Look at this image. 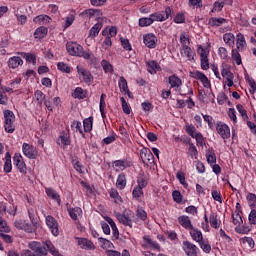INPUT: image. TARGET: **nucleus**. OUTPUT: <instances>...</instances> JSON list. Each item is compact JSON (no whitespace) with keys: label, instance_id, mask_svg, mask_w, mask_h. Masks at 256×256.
Listing matches in <instances>:
<instances>
[{"label":"nucleus","instance_id":"obj_22","mask_svg":"<svg viewBox=\"0 0 256 256\" xmlns=\"http://www.w3.org/2000/svg\"><path fill=\"white\" fill-rule=\"evenodd\" d=\"M178 223L183 227V229H186L187 231H190V229L193 227V223L191 222V218L187 215H182L178 217Z\"/></svg>","mask_w":256,"mask_h":256},{"label":"nucleus","instance_id":"obj_13","mask_svg":"<svg viewBox=\"0 0 256 256\" xmlns=\"http://www.w3.org/2000/svg\"><path fill=\"white\" fill-rule=\"evenodd\" d=\"M183 251L187 256H199V247L190 241L183 242Z\"/></svg>","mask_w":256,"mask_h":256},{"label":"nucleus","instance_id":"obj_11","mask_svg":"<svg viewBox=\"0 0 256 256\" xmlns=\"http://www.w3.org/2000/svg\"><path fill=\"white\" fill-rule=\"evenodd\" d=\"M199 49V54H200V65L201 69L203 71H208L209 69V51L207 49L203 48L202 46L198 47Z\"/></svg>","mask_w":256,"mask_h":256},{"label":"nucleus","instance_id":"obj_1","mask_svg":"<svg viewBox=\"0 0 256 256\" xmlns=\"http://www.w3.org/2000/svg\"><path fill=\"white\" fill-rule=\"evenodd\" d=\"M15 114L11 110L4 111V129L6 133H15Z\"/></svg>","mask_w":256,"mask_h":256},{"label":"nucleus","instance_id":"obj_24","mask_svg":"<svg viewBox=\"0 0 256 256\" xmlns=\"http://www.w3.org/2000/svg\"><path fill=\"white\" fill-rule=\"evenodd\" d=\"M194 78L198 79V81H201L203 87H205L206 89H208V87H211V81H209V78H207L205 73L201 71H196L194 73Z\"/></svg>","mask_w":256,"mask_h":256},{"label":"nucleus","instance_id":"obj_9","mask_svg":"<svg viewBox=\"0 0 256 256\" xmlns=\"http://www.w3.org/2000/svg\"><path fill=\"white\" fill-rule=\"evenodd\" d=\"M13 163L14 166L17 167L18 171H20L23 175H27V164H25V160H23V156L21 154H14Z\"/></svg>","mask_w":256,"mask_h":256},{"label":"nucleus","instance_id":"obj_53","mask_svg":"<svg viewBox=\"0 0 256 256\" xmlns=\"http://www.w3.org/2000/svg\"><path fill=\"white\" fill-rule=\"evenodd\" d=\"M180 43L182 47H189V45H191V39L187 33L183 32L180 34Z\"/></svg>","mask_w":256,"mask_h":256},{"label":"nucleus","instance_id":"obj_57","mask_svg":"<svg viewBox=\"0 0 256 256\" xmlns=\"http://www.w3.org/2000/svg\"><path fill=\"white\" fill-rule=\"evenodd\" d=\"M101 66H102L104 73H113V71H114L113 65L107 60H102Z\"/></svg>","mask_w":256,"mask_h":256},{"label":"nucleus","instance_id":"obj_50","mask_svg":"<svg viewBox=\"0 0 256 256\" xmlns=\"http://www.w3.org/2000/svg\"><path fill=\"white\" fill-rule=\"evenodd\" d=\"M119 89L122 93H125V91H129V85L127 84V79L125 77L121 76L118 81Z\"/></svg>","mask_w":256,"mask_h":256},{"label":"nucleus","instance_id":"obj_6","mask_svg":"<svg viewBox=\"0 0 256 256\" xmlns=\"http://www.w3.org/2000/svg\"><path fill=\"white\" fill-rule=\"evenodd\" d=\"M45 222L46 225L49 229V231L52 233V235H54V237H58L59 235V222L57 221V219H55V217L48 215L45 216Z\"/></svg>","mask_w":256,"mask_h":256},{"label":"nucleus","instance_id":"obj_36","mask_svg":"<svg viewBox=\"0 0 256 256\" xmlns=\"http://www.w3.org/2000/svg\"><path fill=\"white\" fill-rule=\"evenodd\" d=\"M4 173H11L13 171V164L11 162V154L7 152L5 154V162H4V167H3Z\"/></svg>","mask_w":256,"mask_h":256},{"label":"nucleus","instance_id":"obj_20","mask_svg":"<svg viewBox=\"0 0 256 256\" xmlns=\"http://www.w3.org/2000/svg\"><path fill=\"white\" fill-rule=\"evenodd\" d=\"M78 242L77 245L81 247L82 249H86V251H93L95 249V244L91 242V240L87 238H77Z\"/></svg>","mask_w":256,"mask_h":256},{"label":"nucleus","instance_id":"obj_59","mask_svg":"<svg viewBox=\"0 0 256 256\" xmlns=\"http://www.w3.org/2000/svg\"><path fill=\"white\" fill-rule=\"evenodd\" d=\"M172 198L175 203H178V205H181L183 203V194H181L179 190H175L172 192Z\"/></svg>","mask_w":256,"mask_h":256},{"label":"nucleus","instance_id":"obj_52","mask_svg":"<svg viewBox=\"0 0 256 256\" xmlns=\"http://www.w3.org/2000/svg\"><path fill=\"white\" fill-rule=\"evenodd\" d=\"M192 139H196V143L198 147H205V137L201 132H196L195 136Z\"/></svg>","mask_w":256,"mask_h":256},{"label":"nucleus","instance_id":"obj_28","mask_svg":"<svg viewBox=\"0 0 256 256\" xmlns=\"http://www.w3.org/2000/svg\"><path fill=\"white\" fill-rule=\"evenodd\" d=\"M220 69L222 77L226 78V80L235 79V75L233 74V72H231V66H229V64L223 63Z\"/></svg>","mask_w":256,"mask_h":256},{"label":"nucleus","instance_id":"obj_34","mask_svg":"<svg viewBox=\"0 0 256 256\" xmlns=\"http://www.w3.org/2000/svg\"><path fill=\"white\" fill-rule=\"evenodd\" d=\"M247 46V41H245V35L238 33L236 35V47L238 51H243V48Z\"/></svg>","mask_w":256,"mask_h":256},{"label":"nucleus","instance_id":"obj_45","mask_svg":"<svg viewBox=\"0 0 256 256\" xmlns=\"http://www.w3.org/2000/svg\"><path fill=\"white\" fill-rule=\"evenodd\" d=\"M110 197L114 200V203H123V198H121V195H119V191H117V189L115 188L110 189Z\"/></svg>","mask_w":256,"mask_h":256},{"label":"nucleus","instance_id":"obj_54","mask_svg":"<svg viewBox=\"0 0 256 256\" xmlns=\"http://www.w3.org/2000/svg\"><path fill=\"white\" fill-rule=\"evenodd\" d=\"M139 27H150V25H153V19L151 18V16L147 17H143L139 19Z\"/></svg>","mask_w":256,"mask_h":256},{"label":"nucleus","instance_id":"obj_2","mask_svg":"<svg viewBox=\"0 0 256 256\" xmlns=\"http://www.w3.org/2000/svg\"><path fill=\"white\" fill-rule=\"evenodd\" d=\"M66 51L71 57H84L85 51L81 44L77 42H68L66 43Z\"/></svg>","mask_w":256,"mask_h":256},{"label":"nucleus","instance_id":"obj_37","mask_svg":"<svg viewBox=\"0 0 256 256\" xmlns=\"http://www.w3.org/2000/svg\"><path fill=\"white\" fill-rule=\"evenodd\" d=\"M206 159L208 165H215L217 163V155H215V150L213 148L206 151Z\"/></svg>","mask_w":256,"mask_h":256},{"label":"nucleus","instance_id":"obj_62","mask_svg":"<svg viewBox=\"0 0 256 256\" xmlns=\"http://www.w3.org/2000/svg\"><path fill=\"white\" fill-rule=\"evenodd\" d=\"M57 69L62 73H71V67L64 62H58Z\"/></svg>","mask_w":256,"mask_h":256},{"label":"nucleus","instance_id":"obj_63","mask_svg":"<svg viewBox=\"0 0 256 256\" xmlns=\"http://www.w3.org/2000/svg\"><path fill=\"white\" fill-rule=\"evenodd\" d=\"M251 211L248 215V221L250 225H256V208H250Z\"/></svg>","mask_w":256,"mask_h":256},{"label":"nucleus","instance_id":"obj_61","mask_svg":"<svg viewBox=\"0 0 256 256\" xmlns=\"http://www.w3.org/2000/svg\"><path fill=\"white\" fill-rule=\"evenodd\" d=\"M185 131L190 137L194 138L195 133H197V128H195V125L193 124H186Z\"/></svg>","mask_w":256,"mask_h":256},{"label":"nucleus","instance_id":"obj_31","mask_svg":"<svg viewBox=\"0 0 256 256\" xmlns=\"http://www.w3.org/2000/svg\"><path fill=\"white\" fill-rule=\"evenodd\" d=\"M48 33L49 29L47 27L40 26L34 31V39H45Z\"/></svg>","mask_w":256,"mask_h":256},{"label":"nucleus","instance_id":"obj_43","mask_svg":"<svg viewBox=\"0 0 256 256\" xmlns=\"http://www.w3.org/2000/svg\"><path fill=\"white\" fill-rule=\"evenodd\" d=\"M232 223L235 227H241L243 225V217H241V213H232Z\"/></svg>","mask_w":256,"mask_h":256},{"label":"nucleus","instance_id":"obj_64","mask_svg":"<svg viewBox=\"0 0 256 256\" xmlns=\"http://www.w3.org/2000/svg\"><path fill=\"white\" fill-rule=\"evenodd\" d=\"M255 122L247 121V127L250 129L252 135L256 136V114L253 115Z\"/></svg>","mask_w":256,"mask_h":256},{"label":"nucleus","instance_id":"obj_30","mask_svg":"<svg viewBox=\"0 0 256 256\" xmlns=\"http://www.w3.org/2000/svg\"><path fill=\"white\" fill-rule=\"evenodd\" d=\"M20 65H23V59L19 56H13L8 59V67L10 69H17Z\"/></svg>","mask_w":256,"mask_h":256},{"label":"nucleus","instance_id":"obj_7","mask_svg":"<svg viewBox=\"0 0 256 256\" xmlns=\"http://www.w3.org/2000/svg\"><path fill=\"white\" fill-rule=\"evenodd\" d=\"M116 217L119 223H122L125 227L133 229V220L131 219V217H133V212L131 210L125 211L123 214L118 213Z\"/></svg>","mask_w":256,"mask_h":256},{"label":"nucleus","instance_id":"obj_48","mask_svg":"<svg viewBox=\"0 0 256 256\" xmlns=\"http://www.w3.org/2000/svg\"><path fill=\"white\" fill-rule=\"evenodd\" d=\"M198 245L204 253H211V244H209V240L203 239L198 243Z\"/></svg>","mask_w":256,"mask_h":256},{"label":"nucleus","instance_id":"obj_40","mask_svg":"<svg viewBox=\"0 0 256 256\" xmlns=\"http://www.w3.org/2000/svg\"><path fill=\"white\" fill-rule=\"evenodd\" d=\"M93 116H90L83 120V127L85 133H91L93 131Z\"/></svg>","mask_w":256,"mask_h":256},{"label":"nucleus","instance_id":"obj_14","mask_svg":"<svg viewBox=\"0 0 256 256\" xmlns=\"http://www.w3.org/2000/svg\"><path fill=\"white\" fill-rule=\"evenodd\" d=\"M142 247L145 249H151V250H156V251H161V245L158 244L157 241L151 239V237L145 235L143 236V244Z\"/></svg>","mask_w":256,"mask_h":256},{"label":"nucleus","instance_id":"obj_41","mask_svg":"<svg viewBox=\"0 0 256 256\" xmlns=\"http://www.w3.org/2000/svg\"><path fill=\"white\" fill-rule=\"evenodd\" d=\"M106 97H107L106 94H101L100 96L99 109H100L102 119H107V114H105V107H107V104L105 103Z\"/></svg>","mask_w":256,"mask_h":256},{"label":"nucleus","instance_id":"obj_26","mask_svg":"<svg viewBox=\"0 0 256 256\" xmlns=\"http://www.w3.org/2000/svg\"><path fill=\"white\" fill-rule=\"evenodd\" d=\"M208 222L210 223V227H212V229H219V227H221V220L219 219L217 212H212L210 214Z\"/></svg>","mask_w":256,"mask_h":256},{"label":"nucleus","instance_id":"obj_5","mask_svg":"<svg viewBox=\"0 0 256 256\" xmlns=\"http://www.w3.org/2000/svg\"><path fill=\"white\" fill-rule=\"evenodd\" d=\"M22 153L27 159H37L39 157V150H37V147L27 142L22 144Z\"/></svg>","mask_w":256,"mask_h":256},{"label":"nucleus","instance_id":"obj_35","mask_svg":"<svg viewBox=\"0 0 256 256\" xmlns=\"http://www.w3.org/2000/svg\"><path fill=\"white\" fill-rule=\"evenodd\" d=\"M227 23V19L225 18H216V17H211L208 20V25H210V27H221L223 24Z\"/></svg>","mask_w":256,"mask_h":256},{"label":"nucleus","instance_id":"obj_19","mask_svg":"<svg viewBox=\"0 0 256 256\" xmlns=\"http://www.w3.org/2000/svg\"><path fill=\"white\" fill-rule=\"evenodd\" d=\"M182 57H186L188 61H195V52L189 46H182L180 50Z\"/></svg>","mask_w":256,"mask_h":256},{"label":"nucleus","instance_id":"obj_46","mask_svg":"<svg viewBox=\"0 0 256 256\" xmlns=\"http://www.w3.org/2000/svg\"><path fill=\"white\" fill-rule=\"evenodd\" d=\"M246 199L248 201V205L250 209H256V195L255 193L249 192L246 195Z\"/></svg>","mask_w":256,"mask_h":256},{"label":"nucleus","instance_id":"obj_12","mask_svg":"<svg viewBox=\"0 0 256 256\" xmlns=\"http://www.w3.org/2000/svg\"><path fill=\"white\" fill-rule=\"evenodd\" d=\"M216 131L224 140L231 137V128H229V126L223 122H218L216 124Z\"/></svg>","mask_w":256,"mask_h":256},{"label":"nucleus","instance_id":"obj_38","mask_svg":"<svg viewBox=\"0 0 256 256\" xmlns=\"http://www.w3.org/2000/svg\"><path fill=\"white\" fill-rule=\"evenodd\" d=\"M72 97L74 99H86L87 97V90H84L81 87H76L72 93Z\"/></svg>","mask_w":256,"mask_h":256},{"label":"nucleus","instance_id":"obj_3","mask_svg":"<svg viewBox=\"0 0 256 256\" xmlns=\"http://www.w3.org/2000/svg\"><path fill=\"white\" fill-rule=\"evenodd\" d=\"M76 69H77L79 80L82 83H85L88 86L93 85V81L95 80V78L93 77V74H91V71L81 66H77Z\"/></svg>","mask_w":256,"mask_h":256},{"label":"nucleus","instance_id":"obj_47","mask_svg":"<svg viewBox=\"0 0 256 256\" xmlns=\"http://www.w3.org/2000/svg\"><path fill=\"white\" fill-rule=\"evenodd\" d=\"M103 28V24L96 23L89 31V37H97L99 35V32Z\"/></svg>","mask_w":256,"mask_h":256},{"label":"nucleus","instance_id":"obj_42","mask_svg":"<svg viewBox=\"0 0 256 256\" xmlns=\"http://www.w3.org/2000/svg\"><path fill=\"white\" fill-rule=\"evenodd\" d=\"M81 127H82L81 121L74 120L71 123L72 131H75L76 133H80V135H82V137H85V132H83V129Z\"/></svg>","mask_w":256,"mask_h":256},{"label":"nucleus","instance_id":"obj_56","mask_svg":"<svg viewBox=\"0 0 256 256\" xmlns=\"http://www.w3.org/2000/svg\"><path fill=\"white\" fill-rule=\"evenodd\" d=\"M132 197L135 199V201H139V199L143 197V188L135 186L132 191Z\"/></svg>","mask_w":256,"mask_h":256},{"label":"nucleus","instance_id":"obj_44","mask_svg":"<svg viewBox=\"0 0 256 256\" xmlns=\"http://www.w3.org/2000/svg\"><path fill=\"white\" fill-rule=\"evenodd\" d=\"M83 59L90 61V65H99V59L91 52H85Z\"/></svg>","mask_w":256,"mask_h":256},{"label":"nucleus","instance_id":"obj_49","mask_svg":"<svg viewBox=\"0 0 256 256\" xmlns=\"http://www.w3.org/2000/svg\"><path fill=\"white\" fill-rule=\"evenodd\" d=\"M245 80L248 83V85L250 86V90H249L250 95H255V92H256V82H255V79H253V78H251L249 76H246Z\"/></svg>","mask_w":256,"mask_h":256},{"label":"nucleus","instance_id":"obj_60","mask_svg":"<svg viewBox=\"0 0 256 256\" xmlns=\"http://www.w3.org/2000/svg\"><path fill=\"white\" fill-rule=\"evenodd\" d=\"M120 43L125 51H133V46H131L129 39L121 37Z\"/></svg>","mask_w":256,"mask_h":256},{"label":"nucleus","instance_id":"obj_29","mask_svg":"<svg viewBox=\"0 0 256 256\" xmlns=\"http://www.w3.org/2000/svg\"><path fill=\"white\" fill-rule=\"evenodd\" d=\"M45 193L47 197H49L53 201H56L58 205H61V196L59 195V193H57V191H55V189L45 188Z\"/></svg>","mask_w":256,"mask_h":256},{"label":"nucleus","instance_id":"obj_16","mask_svg":"<svg viewBox=\"0 0 256 256\" xmlns=\"http://www.w3.org/2000/svg\"><path fill=\"white\" fill-rule=\"evenodd\" d=\"M143 43L148 49H155L157 47V36L153 33H148L143 36Z\"/></svg>","mask_w":256,"mask_h":256},{"label":"nucleus","instance_id":"obj_25","mask_svg":"<svg viewBox=\"0 0 256 256\" xmlns=\"http://www.w3.org/2000/svg\"><path fill=\"white\" fill-rule=\"evenodd\" d=\"M146 67H147V71H148V73H150V75H155L157 73V71H161V66L155 60L147 61Z\"/></svg>","mask_w":256,"mask_h":256},{"label":"nucleus","instance_id":"obj_32","mask_svg":"<svg viewBox=\"0 0 256 256\" xmlns=\"http://www.w3.org/2000/svg\"><path fill=\"white\" fill-rule=\"evenodd\" d=\"M43 244L45 245V247L49 251V253H51V255L63 256L61 253H59V250L57 248H55V245H53V242H51V240H46L45 242H43Z\"/></svg>","mask_w":256,"mask_h":256},{"label":"nucleus","instance_id":"obj_15","mask_svg":"<svg viewBox=\"0 0 256 256\" xmlns=\"http://www.w3.org/2000/svg\"><path fill=\"white\" fill-rule=\"evenodd\" d=\"M58 145H63V147L71 145V132L69 128H66L61 132L58 138Z\"/></svg>","mask_w":256,"mask_h":256},{"label":"nucleus","instance_id":"obj_17","mask_svg":"<svg viewBox=\"0 0 256 256\" xmlns=\"http://www.w3.org/2000/svg\"><path fill=\"white\" fill-rule=\"evenodd\" d=\"M101 16V10L99 9H87L80 13L82 19H99Z\"/></svg>","mask_w":256,"mask_h":256},{"label":"nucleus","instance_id":"obj_18","mask_svg":"<svg viewBox=\"0 0 256 256\" xmlns=\"http://www.w3.org/2000/svg\"><path fill=\"white\" fill-rule=\"evenodd\" d=\"M67 212L72 221H79V217L83 216V209L81 207H67Z\"/></svg>","mask_w":256,"mask_h":256},{"label":"nucleus","instance_id":"obj_8","mask_svg":"<svg viewBox=\"0 0 256 256\" xmlns=\"http://www.w3.org/2000/svg\"><path fill=\"white\" fill-rule=\"evenodd\" d=\"M112 167L115 169L116 173H119V171H125V169H129V167H133V162L127 158H123L113 161Z\"/></svg>","mask_w":256,"mask_h":256},{"label":"nucleus","instance_id":"obj_27","mask_svg":"<svg viewBox=\"0 0 256 256\" xmlns=\"http://www.w3.org/2000/svg\"><path fill=\"white\" fill-rule=\"evenodd\" d=\"M189 235L196 243H201V241H203V232H201V230L198 228L192 227L189 230Z\"/></svg>","mask_w":256,"mask_h":256},{"label":"nucleus","instance_id":"obj_4","mask_svg":"<svg viewBox=\"0 0 256 256\" xmlns=\"http://www.w3.org/2000/svg\"><path fill=\"white\" fill-rule=\"evenodd\" d=\"M172 13L173 9H171V7L168 6L165 8V11L154 12L150 14V19H152V23H154L155 21L163 23V21H167V19L171 17Z\"/></svg>","mask_w":256,"mask_h":256},{"label":"nucleus","instance_id":"obj_33","mask_svg":"<svg viewBox=\"0 0 256 256\" xmlns=\"http://www.w3.org/2000/svg\"><path fill=\"white\" fill-rule=\"evenodd\" d=\"M33 22L37 23L38 25H48V23H51V17L45 14H41L34 17Z\"/></svg>","mask_w":256,"mask_h":256},{"label":"nucleus","instance_id":"obj_39","mask_svg":"<svg viewBox=\"0 0 256 256\" xmlns=\"http://www.w3.org/2000/svg\"><path fill=\"white\" fill-rule=\"evenodd\" d=\"M223 41L228 45V47H235V35L231 32L223 35Z\"/></svg>","mask_w":256,"mask_h":256},{"label":"nucleus","instance_id":"obj_10","mask_svg":"<svg viewBox=\"0 0 256 256\" xmlns=\"http://www.w3.org/2000/svg\"><path fill=\"white\" fill-rule=\"evenodd\" d=\"M140 158L144 165H153L155 163V156L149 148H143L140 150Z\"/></svg>","mask_w":256,"mask_h":256},{"label":"nucleus","instance_id":"obj_23","mask_svg":"<svg viewBox=\"0 0 256 256\" xmlns=\"http://www.w3.org/2000/svg\"><path fill=\"white\" fill-rule=\"evenodd\" d=\"M116 187L117 189H119V191H123V189L127 187V174H125L124 172L118 174L116 179Z\"/></svg>","mask_w":256,"mask_h":256},{"label":"nucleus","instance_id":"obj_51","mask_svg":"<svg viewBox=\"0 0 256 256\" xmlns=\"http://www.w3.org/2000/svg\"><path fill=\"white\" fill-rule=\"evenodd\" d=\"M21 55L26 59L27 63H32L33 65L37 64V56H35V54L22 52Z\"/></svg>","mask_w":256,"mask_h":256},{"label":"nucleus","instance_id":"obj_58","mask_svg":"<svg viewBox=\"0 0 256 256\" xmlns=\"http://www.w3.org/2000/svg\"><path fill=\"white\" fill-rule=\"evenodd\" d=\"M223 7H225L223 4V1L218 0V1L214 2L211 13H221V11H223Z\"/></svg>","mask_w":256,"mask_h":256},{"label":"nucleus","instance_id":"obj_55","mask_svg":"<svg viewBox=\"0 0 256 256\" xmlns=\"http://www.w3.org/2000/svg\"><path fill=\"white\" fill-rule=\"evenodd\" d=\"M231 55H232V59H233V61H235L236 65H242L243 60L241 59V54L239 53V50L232 49Z\"/></svg>","mask_w":256,"mask_h":256},{"label":"nucleus","instance_id":"obj_21","mask_svg":"<svg viewBox=\"0 0 256 256\" xmlns=\"http://www.w3.org/2000/svg\"><path fill=\"white\" fill-rule=\"evenodd\" d=\"M168 83L170 85V89H179L181 85H183V80H181V78L176 74H173L168 77Z\"/></svg>","mask_w":256,"mask_h":256}]
</instances>
